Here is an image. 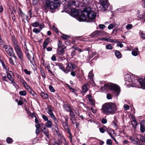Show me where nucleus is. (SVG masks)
<instances>
[{"mask_svg": "<svg viewBox=\"0 0 145 145\" xmlns=\"http://www.w3.org/2000/svg\"><path fill=\"white\" fill-rule=\"evenodd\" d=\"M101 111L104 114L106 115H113L116 112L117 107L114 103H107L102 105Z\"/></svg>", "mask_w": 145, "mask_h": 145, "instance_id": "nucleus-1", "label": "nucleus"}, {"mask_svg": "<svg viewBox=\"0 0 145 145\" xmlns=\"http://www.w3.org/2000/svg\"><path fill=\"white\" fill-rule=\"evenodd\" d=\"M96 16V13L92 11L90 8L88 7L84 9L82 15L78 18V20L80 22H83L87 18L93 20L95 18Z\"/></svg>", "mask_w": 145, "mask_h": 145, "instance_id": "nucleus-2", "label": "nucleus"}, {"mask_svg": "<svg viewBox=\"0 0 145 145\" xmlns=\"http://www.w3.org/2000/svg\"><path fill=\"white\" fill-rule=\"evenodd\" d=\"M126 77L127 78H126V81L130 82L131 84H134L135 85L136 84V83L138 82L140 84L141 88L145 89V78L144 79H138L137 76L135 75H127Z\"/></svg>", "mask_w": 145, "mask_h": 145, "instance_id": "nucleus-3", "label": "nucleus"}, {"mask_svg": "<svg viewBox=\"0 0 145 145\" xmlns=\"http://www.w3.org/2000/svg\"><path fill=\"white\" fill-rule=\"evenodd\" d=\"M107 89L111 91L113 94L116 96L119 95L120 91V88L119 86L116 84L112 83L106 84H105L104 87L102 86L101 87V89L103 91Z\"/></svg>", "mask_w": 145, "mask_h": 145, "instance_id": "nucleus-4", "label": "nucleus"}, {"mask_svg": "<svg viewBox=\"0 0 145 145\" xmlns=\"http://www.w3.org/2000/svg\"><path fill=\"white\" fill-rule=\"evenodd\" d=\"M89 3V0H75L70 2V4H69V6L74 5L76 7H80L88 5Z\"/></svg>", "mask_w": 145, "mask_h": 145, "instance_id": "nucleus-5", "label": "nucleus"}, {"mask_svg": "<svg viewBox=\"0 0 145 145\" xmlns=\"http://www.w3.org/2000/svg\"><path fill=\"white\" fill-rule=\"evenodd\" d=\"M60 5V2L59 0H54V2L50 1H46L45 4V6L50 9H54L57 8Z\"/></svg>", "mask_w": 145, "mask_h": 145, "instance_id": "nucleus-6", "label": "nucleus"}, {"mask_svg": "<svg viewBox=\"0 0 145 145\" xmlns=\"http://www.w3.org/2000/svg\"><path fill=\"white\" fill-rule=\"evenodd\" d=\"M76 67V66L71 63H69L67 65L64 72L65 73H67L70 71H72Z\"/></svg>", "mask_w": 145, "mask_h": 145, "instance_id": "nucleus-7", "label": "nucleus"}, {"mask_svg": "<svg viewBox=\"0 0 145 145\" xmlns=\"http://www.w3.org/2000/svg\"><path fill=\"white\" fill-rule=\"evenodd\" d=\"M14 49L18 57L21 59H23V53L19 46L14 48Z\"/></svg>", "mask_w": 145, "mask_h": 145, "instance_id": "nucleus-8", "label": "nucleus"}, {"mask_svg": "<svg viewBox=\"0 0 145 145\" xmlns=\"http://www.w3.org/2000/svg\"><path fill=\"white\" fill-rule=\"evenodd\" d=\"M103 32L99 31L96 30L92 33L90 35L92 38L97 37H98L102 36Z\"/></svg>", "mask_w": 145, "mask_h": 145, "instance_id": "nucleus-9", "label": "nucleus"}, {"mask_svg": "<svg viewBox=\"0 0 145 145\" xmlns=\"http://www.w3.org/2000/svg\"><path fill=\"white\" fill-rule=\"evenodd\" d=\"M64 118L65 121H64L63 120H61L63 126L65 129H68L69 127L67 125L68 120V116H64Z\"/></svg>", "mask_w": 145, "mask_h": 145, "instance_id": "nucleus-10", "label": "nucleus"}, {"mask_svg": "<svg viewBox=\"0 0 145 145\" xmlns=\"http://www.w3.org/2000/svg\"><path fill=\"white\" fill-rule=\"evenodd\" d=\"M7 54L10 56L16 58V57L14 56V52L12 48L10 46H9V48L6 51Z\"/></svg>", "mask_w": 145, "mask_h": 145, "instance_id": "nucleus-11", "label": "nucleus"}, {"mask_svg": "<svg viewBox=\"0 0 145 145\" xmlns=\"http://www.w3.org/2000/svg\"><path fill=\"white\" fill-rule=\"evenodd\" d=\"M101 5L102 7L106 10L108 7V5L107 3V0H99Z\"/></svg>", "mask_w": 145, "mask_h": 145, "instance_id": "nucleus-12", "label": "nucleus"}, {"mask_svg": "<svg viewBox=\"0 0 145 145\" xmlns=\"http://www.w3.org/2000/svg\"><path fill=\"white\" fill-rule=\"evenodd\" d=\"M53 108L51 106L49 105L46 109L47 112L50 115L51 117L54 115L53 113Z\"/></svg>", "mask_w": 145, "mask_h": 145, "instance_id": "nucleus-13", "label": "nucleus"}, {"mask_svg": "<svg viewBox=\"0 0 145 145\" xmlns=\"http://www.w3.org/2000/svg\"><path fill=\"white\" fill-rule=\"evenodd\" d=\"M12 40L13 44V47L14 48L19 46L18 42L16 39L14 35H12Z\"/></svg>", "mask_w": 145, "mask_h": 145, "instance_id": "nucleus-14", "label": "nucleus"}, {"mask_svg": "<svg viewBox=\"0 0 145 145\" xmlns=\"http://www.w3.org/2000/svg\"><path fill=\"white\" fill-rule=\"evenodd\" d=\"M66 48L65 46H63V47L61 48H58L57 51L58 54L60 55H63L64 54L65 51L64 49Z\"/></svg>", "mask_w": 145, "mask_h": 145, "instance_id": "nucleus-15", "label": "nucleus"}, {"mask_svg": "<svg viewBox=\"0 0 145 145\" xmlns=\"http://www.w3.org/2000/svg\"><path fill=\"white\" fill-rule=\"evenodd\" d=\"M71 13L72 15L74 16H77L78 15V11L75 8L71 9Z\"/></svg>", "mask_w": 145, "mask_h": 145, "instance_id": "nucleus-16", "label": "nucleus"}, {"mask_svg": "<svg viewBox=\"0 0 145 145\" xmlns=\"http://www.w3.org/2000/svg\"><path fill=\"white\" fill-rule=\"evenodd\" d=\"M139 52L138 48H137L133 50L131 54L134 56H136L139 54Z\"/></svg>", "mask_w": 145, "mask_h": 145, "instance_id": "nucleus-17", "label": "nucleus"}, {"mask_svg": "<svg viewBox=\"0 0 145 145\" xmlns=\"http://www.w3.org/2000/svg\"><path fill=\"white\" fill-rule=\"evenodd\" d=\"M50 42V39L48 38L46 39L43 42V46L44 49H45Z\"/></svg>", "mask_w": 145, "mask_h": 145, "instance_id": "nucleus-18", "label": "nucleus"}, {"mask_svg": "<svg viewBox=\"0 0 145 145\" xmlns=\"http://www.w3.org/2000/svg\"><path fill=\"white\" fill-rule=\"evenodd\" d=\"M23 47L24 48V50L26 52L27 51V48L26 45V41L25 39H22V40Z\"/></svg>", "mask_w": 145, "mask_h": 145, "instance_id": "nucleus-19", "label": "nucleus"}, {"mask_svg": "<svg viewBox=\"0 0 145 145\" xmlns=\"http://www.w3.org/2000/svg\"><path fill=\"white\" fill-rule=\"evenodd\" d=\"M89 88V85L88 84H84L82 87V89L84 92H86Z\"/></svg>", "mask_w": 145, "mask_h": 145, "instance_id": "nucleus-20", "label": "nucleus"}, {"mask_svg": "<svg viewBox=\"0 0 145 145\" xmlns=\"http://www.w3.org/2000/svg\"><path fill=\"white\" fill-rule=\"evenodd\" d=\"M45 67L46 69H47L49 72V73H51L52 74V75H54V74L51 71V68L50 67V64H47L46 65H45Z\"/></svg>", "mask_w": 145, "mask_h": 145, "instance_id": "nucleus-21", "label": "nucleus"}, {"mask_svg": "<svg viewBox=\"0 0 145 145\" xmlns=\"http://www.w3.org/2000/svg\"><path fill=\"white\" fill-rule=\"evenodd\" d=\"M52 124V121L50 120H48L45 123L46 127L48 128H51Z\"/></svg>", "mask_w": 145, "mask_h": 145, "instance_id": "nucleus-22", "label": "nucleus"}, {"mask_svg": "<svg viewBox=\"0 0 145 145\" xmlns=\"http://www.w3.org/2000/svg\"><path fill=\"white\" fill-rule=\"evenodd\" d=\"M106 41L108 42H111L116 43L117 42V40L116 39H113L111 37H110L106 40Z\"/></svg>", "mask_w": 145, "mask_h": 145, "instance_id": "nucleus-23", "label": "nucleus"}, {"mask_svg": "<svg viewBox=\"0 0 145 145\" xmlns=\"http://www.w3.org/2000/svg\"><path fill=\"white\" fill-rule=\"evenodd\" d=\"M56 66H57L59 69L64 72L65 70L64 68L63 65L61 63H57L56 64Z\"/></svg>", "mask_w": 145, "mask_h": 145, "instance_id": "nucleus-24", "label": "nucleus"}, {"mask_svg": "<svg viewBox=\"0 0 145 145\" xmlns=\"http://www.w3.org/2000/svg\"><path fill=\"white\" fill-rule=\"evenodd\" d=\"M129 139L130 140H131V142L133 144L138 139L136 137L133 136H129Z\"/></svg>", "mask_w": 145, "mask_h": 145, "instance_id": "nucleus-25", "label": "nucleus"}, {"mask_svg": "<svg viewBox=\"0 0 145 145\" xmlns=\"http://www.w3.org/2000/svg\"><path fill=\"white\" fill-rule=\"evenodd\" d=\"M40 95L42 98L45 99H47L48 97V95L43 92H41L40 93Z\"/></svg>", "mask_w": 145, "mask_h": 145, "instance_id": "nucleus-26", "label": "nucleus"}, {"mask_svg": "<svg viewBox=\"0 0 145 145\" xmlns=\"http://www.w3.org/2000/svg\"><path fill=\"white\" fill-rule=\"evenodd\" d=\"M108 134L111 137H112L113 136V135H115V132L112 129H110L109 130H108Z\"/></svg>", "mask_w": 145, "mask_h": 145, "instance_id": "nucleus-27", "label": "nucleus"}, {"mask_svg": "<svg viewBox=\"0 0 145 145\" xmlns=\"http://www.w3.org/2000/svg\"><path fill=\"white\" fill-rule=\"evenodd\" d=\"M115 54L117 57L120 58L121 57V54L119 51L116 50L115 52Z\"/></svg>", "mask_w": 145, "mask_h": 145, "instance_id": "nucleus-28", "label": "nucleus"}, {"mask_svg": "<svg viewBox=\"0 0 145 145\" xmlns=\"http://www.w3.org/2000/svg\"><path fill=\"white\" fill-rule=\"evenodd\" d=\"M35 126L36 127H40V125L39 123V121L36 118L35 119Z\"/></svg>", "mask_w": 145, "mask_h": 145, "instance_id": "nucleus-29", "label": "nucleus"}, {"mask_svg": "<svg viewBox=\"0 0 145 145\" xmlns=\"http://www.w3.org/2000/svg\"><path fill=\"white\" fill-rule=\"evenodd\" d=\"M28 91L33 96H35L36 94L34 91L33 90H32L30 87L28 86Z\"/></svg>", "mask_w": 145, "mask_h": 145, "instance_id": "nucleus-30", "label": "nucleus"}, {"mask_svg": "<svg viewBox=\"0 0 145 145\" xmlns=\"http://www.w3.org/2000/svg\"><path fill=\"white\" fill-rule=\"evenodd\" d=\"M43 129L45 130V131H43V133L46 135L48 138L49 131L48 129H46V127L44 126L43 128Z\"/></svg>", "mask_w": 145, "mask_h": 145, "instance_id": "nucleus-31", "label": "nucleus"}, {"mask_svg": "<svg viewBox=\"0 0 145 145\" xmlns=\"http://www.w3.org/2000/svg\"><path fill=\"white\" fill-rule=\"evenodd\" d=\"M131 124L132 126L134 128L137 126V123L135 119H133V120L131 121Z\"/></svg>", "mask_w": 145, "mask_h": 145, "instance_id": "nucleus-32", "label": "nucleus"}, {"mask_svg": "<svg viewBox=\"0 0 145 145\" xmlns=\"http://www.w3.org/2000/svg\"><path fill=\"white\" fill-rule=\"evenodd\" d=\"M51 118L54 121V123L56 125H58V121L55 116L54 115V116H53L51 117Z\"/></svg>", "mask_w": 145, "mask_h": 145, "instance_id": "nucleus-33", "label": "nucleus"}, {"mask_svg": "<svg viewBox=\"0 0 145 145\" xmlns=\"http://www.w3.org/2000/svg\"><path fill=\"white\" fill-rule=\"evenodd\" d=\"M93 73L92 71L89 72L88 74V77L89 78L93 80L92 78L93 77Z\"/></svg>", "mask_w": 145, "mask_h": 145, "instance_id": "nucleus-34", "label": "nucleus"}, {"mask_svg": "<svg viewBox=\"0 0 145 145\" xmlns=\"http://www.w3.org/2000/svg\"><path fill=\"white\" fill-rule=\"evenodd\" d=\"M65 108L67 111L70 112L71 110H72L71 109L70 106L68 105H66L65 106Z\"/></svg>", "mask_w": 145, "mask_h": 145, "instance_id": "nucleus-35", "label": "nucleus"}, {"mask_svg": "<svg viewBox=\"0 0 145 145\" xmlns=\"http://www.w3.org/2000/svg\"><path fill=\"white\" fill-rule=\"evenodd\" d=\"M19 94L22 96L26 95L27 94L26 91H20L19 93Z\"/></svg>", "mask_w": 145, "mask_h": 145, "instance_id": "nucleus-36", "label": "nucleus"}, {"mask_svg": "<svg viewBox=\"0 0 145 145\" xmlns=\"http://www.w3.org/2000/svg\"><path fill=\"white\" fill-rule=\"evenodd\" d=\"M106 48L108 50H112L113 49L112 46L110 44H109L106 45Z\"/></svg>", "mask_w": 145, "mask_h": 145, "instance_id": "nucleus-37", "label": "nucleus"}, {"mask_svg": "<svg viewBox=\"0 0 145 145\" xmlns=\"http://www.w3.org/2000/svg\"><path fill=\"white\" fill-rule=\"evenodd\" d=\"M133 27V25L131 24H127L126 26V28L128 29H131Z\"/></svg>", "mask_w": 145, "mask_h": 145, "instance_id": "nucleus-38", "label": "nucleus"}, {"mask_svg": "<svg viewBox=\"0 0 145 145\" xmlns=\"http://www.w3.org/2000/svg\"><path fill=\"white\" fill-rule=\"evenodd\" d=\"M69 112V115L70 116L71 118H74V117H75V115L72 110H71Z\"/></svg>", "mask_w": 145, "mask_h": 145, "instance_id": "nucleus-39", "label": "nucleus"}, {"mask_svg": "<svg viewBox=\"0 0 145 145\" xmlns=\"http://www.w3.org/2000/svg\"><path fill=\"white\" fill-rule=\"evenodd\" d=\"M28 115L31 116L32 117H34L35 118H36V116L35 114L34 113H30L29 111H28Z\"/></svg>", "mask_w": 145, "mask_h": 145, "instance_id": "nucleus-40", "label": "nucleus"}, {"mask_svg": "<svg viewBox=\"0 0 145 145\" xmlns=\"http://www.w3.org/2000/svg\"><path fill=\"white\" fill-rule=\"evenodd\" d=\"M113 24L116 27H118L120 25V23L118 21L115 22H113Z\"/></svg>", "mask_w": 145, "mask_h": 145, "instance_id": "nucleus-41", "label": "nucleus"}, {"mask_svg": "<svg viewBox=\"0 0 145 145\" xmlns=\"http://www.w3.org/2000/svg\"><path fill=\"white\" fill-rule=\"evenodd\" d=\"M7 77L8 79L11 81L12 82L13 81V79L12 78L11 75L10 73L7 74Z\"/></svg>", "mask_w": 145, "mask_h": 145, "instance_id": "nucleus-42", "label": "nucleus"}, {"mask_svg": "<svg viewBox=\"0 0 145 145\" xmlns=\"http://www.w3.org/2000/svg\"><path fill=\"white\" fill-rule=\"evenodd\" d=\"M40 31V30L39 29L34 28L33 30V31L36 33H39Z\"/></svg>", "mask_w": 145, "mask_h": 145, "instance_id": "nucleus-43", "label": "nucleus"}, {"mask_svg": "<svg viewBox=\"0 0 145 145\" xmlns=\"http://www.w3.org/2000/svg\"><path fill=\"white\" fill-rule=\"evenodd\" d=\"M21 82L23 84L24 86L26 88L27 86V84L26 82L23 79H21L20 80Z\"/></svg>", "mask_w": 145, "mask_h": 145, "instance_id": "nucleus-44", "label": "nucleus"}, {"mask_svg": "<svg viewBox=\"0 0 145 145\" xmlns=\"http://www.w3.org/2000/svg\"><path fill=\"white\" fill-rule=\"evenodd\" d=\"M6 142L8 143H10L12 142V139L9 137H8L6 139Z\"/></svg>", "mask_w": 145, "mask_h": 145, "instance_id": "nucleus-45", "label": "nucleus"}, {"mask_svg": "<svg viewBox=\"0 0 145 145\" xmlns=\"http://www.w3.org/2000/svg\"><path fill=\"white\" fill-rule=\"evenodd\" d=\"M42 117L44 120L45 121H48V117L46 115H42Z\"/></svg>", "mask_w": 145, "mask_h": 145, "instance_id": "nucleus-46", "label": "nucleus"}, {"mask_svg": "<svg viewBox=\"0 0 145 145\" xmlns=\"http://www.w3.org/2000/svg\"><path fill=\"white\" fill-rule=\"evenodd\" d=\"M134 144H135V145H142V144L141 142L139 141H138V139H137V140L136 141L134 142Z\"/></svg>", "mask_w": 145, "mask_h": 145, "instance_id": "nucleus-47", "label": "nucleus"}, {"mask_svg": "<svg viewBox=\"0 0 145 145\" xmlns=\"http://www.w3.org/2000/svg\"><path fill=\"white\" fill-rule=\"evenodd\" d=\"M40 71L42 77L44 78H45L46 77V75L44 71L43 70H41Z\"/></svg>", "mask_w": 145, "mask_h": 145, "instance_id": "nucleus-48", "label": "nucleus"}, {"mask_svg": "<svg viewBox=\"0 0 145 145\" xmlns=\"http://www.w3.org/2000/svg\"><path fill=\"white\" fill-rule=\"evenodd\" d=\"M32 25L34 27H37L39 26V24L37 22H35L32 24Z\"/></svg>", "mask_w": 145, "mask_h": 145, "instance_id": "nucleus-49", "label": "nucleus"}, {"mask_svg": "<svg viewBox=\"0 0 145 145\" xmlns=\"http://www.w3.org/2000/svg\"><path fill=\"white\" fill-rule=\"evenodd\" d=\"M140 130L141 132L143 133L145 131V127L144 125L140 126Z\"/></svg>", "mask_w": 145, "mask_h": 145, "instance_id": "nucleus-50", "label": "nucleus"}, {"mask_svg": "<svg viewBox=\"0 0 145 145\" xmlns=\"http://www.w3.org/2000/svg\"><path fill=\"white\" fill-rule=\"evenodd\" d=\"M70 119L72 121V123L74 125L76 121L75 117L74 118H70Z\"/></svg>", "mask_w": 145, "mask_h": 145, "instance_id": "nucleus-51", "label": "nucleus"}, {"mask_svg": "<svg viewBox=\"0 0 145 145\" xmlns=\"http://www.w3.org/2000/svg\"><path fill=\"white\" fill-rule=\"evenodd\" d=\"M49 89L51 92H54L55 90L54 88L52 86H50L49 87Z\"/></svg>", "mask_w": 145, "mask_h": 145, "instance_id": "nucleus-52", "label": "nucleus"}, {"mask_svg": "<svg viewBox=\"0 0 145 145\" xmlns=\"http://www.w3.org/2000/svg\"><path fill=\"white\" fill-rule=\"evenodd\" d=\"M106 144H107L111 145L112 144V141L110 139H108L106 140Z\"/></svg>", "mask_w": 145, "mask_h": 145, "instance_id": "nucleus-53", "label": "nucleus"}, {"mask_svg": "<svg viewBox=\"0 0 145 145\" xmlns=\"http://www.w3.org/2000/svg\"><path fill=\"white\" fill-rule=\"evenodd\" d=\"M61 37L62 39L64 40H67L69 38V36L66 35H63L61 36Z\"/></svg>", "mask_w": 145, "mask_h": 145, "instance_id": "nucleus-54", "label": "nucleus"}, {"mask_svg": "<svg viewBox=\"0 0 145 145\" xmlns=\"http://www.w3.org/2000/svg\"><path fill=\"white\" fill-rule=\"evenodd\" d=\"M99 129L100 132H101V133H104L105 131V130L103 127L100 128Z\"/></svg>", "mask_w": 145, "mask_h": 145, "instance_id": "nucleus-55", "label": "nucleus"}, {"mask_svg": "<svg viewBox=\"0 0 145 145\" xmlns=\"http://www.w3.org/2000/svg\"><path fill=\"white\" fill-rule=\"evenodd\" d=\"M116 122L117 121H116L115 119L114 120L112 121L113 125L116 127V128L117 127V125L116 123Z\"/></svg>", "mask_w": 145, "mask_h": 145, "instance_id": "nucleus-56", "label": "nucleus"}, {"mask_svg": "<svg viewBox=\"0 0 145 145\" xmlns=\"http://www.w3.org/2000/svg\"><path fill=\"white\" fill-rule=\"evenodd\" d=\"M114 26V25L113 24H110L108 26V29H110V30L111 29L113 28Z\"/></svg>", "mask_w": 145, "mask_h": 145, "instance_id": "nucleus-57", "label": "nucleus"}, {"mask_svg": "<svg viewBox=\"0 0 145 145\" xmlns=\"http://www.w3.org/2000/svg\"><path fill=\"white\" fill-rule=\"evenodd\" d=\"M106 97L108 99H110L112 98V96L110 94H107Z\"/></svg>", "mask_w": 145, "mask_h": 145, "instance_id": "nucleus-58", "label": "nucleus"}, {"mask_svg": "<svg viewBox=\"0 0 145 145\" xmlns=\"http://www.w3.org/2000/svg\"><path fill=\"white\" fill-rule=\"evenodd\" d=\"M61 44L62 42H61L60 40H59L58 44V48H61L62 47H63L64 46H61Z\"/></svg>", "mask_w": 145, "mask_h": 145, "instance_id": "nucleus-59", "label": "nucleus"}, {"mask_svg": "<svg viewBox=\"0 0 145 145\" xmlns=\"http://www.w3.org/2000/svg\"><path fill=\"white\" fill-rule=\"evenodd\" d=\"M124 108L125 110H127L129 109V106L127 105H125L124 106Z\"/></svg>", "mask_w": 145, "mask_h": 145, "instance_id": "nucleus-60", "label": "nucleus"}, {"mask_svg": "<svg viewBox=\"0 0 145 145\" xmlns=\"http://www.w3.org/2000/svg\"><path fill=\"white\" fill-rule=\"evenodd\" d=\"M51 59L52 61H56V56H55L54 55H53L52 57H51Z\"/></svg>", "mask_w": 145, "mask_h": 145, "instance_id": "nucleus-61", "label": "nucleus"}, {"mask_svg": "<svg viewBox=\"0 0 145 145\" xmlns=\"http://www.w3.org/2000/svg\"><path fill=\"white\" fill-rule=\"evenodd\" d=\"M40 127H36V130L35 133L37 135L39 134L40 132V130L39 129V128Z\"/></svg>", "mask_w": 145, "mask_h": 145, "instance_id": "nucleus-62", "label": "nucleus"}, {"mask_svg": "<svg viewBox=\"0 0 145 145\" xmlns=\"http://www.w3.org/2000/svg\"><path fill=\"white\" fill-rule=\"evenodd\" d=\"M99 27L101 29H103L105 27V26L103 24H99Z\"/></svg>", "mask_w": 145, "mask_h": 145, "instance_id": "nucleus-63", "label": "nucleus"}, {"mask_svg": "<svg viewBox=\"0 0 145 145\" xmlns=\"http://www.w3.org/2000/svg\"><path fill=\"white\" fill-rule=\"evenodd\" d=\"M141 37L143 39H145V33H142L141 35Z\"/></svg>", "mask_w": 145, "mask_h": 145, "instance_id": "nucleus-64", "label": "nucleus"}]
</instances>
